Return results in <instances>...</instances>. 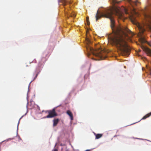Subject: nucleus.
Segmentation results:
<instances>
[{
	"label": "nucleus",
	"mask_w": 151,
	"mask_h": 151,
	"mask_svg": "<svg viewBox=\"0 0 151 151\" xmlns=\"http://www.w3.org/2000/svg\"><path fill=\"white\" fill-rule=\"evenodd\" d=\"M113 10L109 8L100 14L98 10L96 15L97 21L102 17L109 19L111 21V27L114 33V35L109 38V41L111 44L115 45L117 49L125 54L129 53L130 50L128 48L127 42L125 40V37L129 39L134 35V33L127 27L119 26L115 27V21L113 15Z\"/></svg>",
	"instance_id": "f257e3e1"
},
{
	"label": "nucleus",
	"mask_w": 151,
	"mask_h": 151,
	"mask_svg": "<svg viewBox=\"0 0 151 151\" xmlns=\"http://www.w3.org/2000/svg\"><path fill=\"white\" fill-rule=\"evenodd\" d=\"M86 41L87 44L90 43V41L88 38H86ZM86 49L88 51L92 53H93V55H95L96 56L100 58L101 59H102L104 57V55L103 53L104 52V51L102 49L99 50L98 51H97L96 53L93 52V48L91 47L88 45H87L86 47Z\"/></svg>",
	"instance_id": "f03ea898"
},
{
	"label": "nucleus",
	"mask_w": 151,
	"mask_h": 151,
	"mask_svg": "<svg viewBox=\"0 0 151 151\" xmlns=\"http://www.w3.org/2000/svg\"><path fill=\"white\" fill-rule=\"evenodd\" d=\"M47 112L48 114L45 117L46 118H51L57 116V114L55 112V109L51 110L48 111Z\"/></svg>",
	"instance_id": "7ed1b4c3"
},
{
	"label": "nucleus",
	"mask_w": 151,
	"mask_h": 151,
	"mask_svg": "<svg viewBox=\"0 0 151 151\" xmlns=\"http://www.w3.org/2000/svg\"><path fill=\"white\" fill-rule=\"evenodd\" d=\"M116 15L118 16L119 19H122L124 21V17L123 15V14L119 10L116 11Z\"/></svg>",
	"instance_id": "20e7f679"
},
{
	"label": "nucleus",
	"mask_w": 151,
	"mask_h": 151,
	"mask_svg": "<svg viewBox=\"0 0 151 151\" xmlns=\"http://www.w3.org/2000/svg\"><path fill=\"white\" fill-rule=\"evenodd\" d=\"M143 50L148 55L151 56V50L143 46L142 47Z\"/></svg>",
	"instance_id": "39448f33"
},
{
	"label": "nucleus",
	"mask_w": 151,
	"mask_h": 151,
	"mask_svg": "<svg viewBox=\"0 0 151 151\" xmlns=\"http://www.w3.org/2000/svg\"><path fill=\"white\" fill-rule=\"evenodd\" d=\"M71 1H69L68 2L66 1L65 0H60L59 1V5H63V6H65L67 4H71Z\"/></svg>",
	"instance_id": "423d86ee"
},
{
	"label": "nucleus",
	"mask_w": 151,
	"mask_h": 151,
	"mask_svg": "<svg viewBox=\"0 0 151 151\" xmlns=\"http://www.w3.org/2000/svg\"><path fill=\"white\" fill-rule=\"evenodd\" d=\"M59 120L58 119H54L53 120V127H55L57 126V124L59 122Z\"/></svg>",
	"instance_id": "0eeeda50"
},
{
	"label": "nucleus",
	"mask_w": 151,
	"mask_h": 151,
	"mask_svg": "<svg viewBox=\"0 0 151 151\" xmlns=\"http://www.w3.org/2000/svg\"><path fill=\"white\" fill-rule=\"evenodd\" d=\"M40 72V69L38 68L36 69L35 71V76L34 78V80H35L37 78V76Z\"/></svg>",
	"instance_id": "6e6552de"
},
{
	"label": "nucleus",
	"mask_w": 151,
	"mask_h": 151,
	"mask_svg": "<svg viewBox=\"0 0 151 151\" xmlns=\"http://www.w3.org/2000/svg\"><path fill=\"white\" fill-rule=\"evenodd\" d=\"M67 114L70 116L71 120H73V116L72 112L69 110H68L66 112Z\"/></svg>",
	"instance_id": "1a4fd4ad"
},
{
	"label": "nucleus",
	"mask_w": 151,
	"mask_h": 151,
	"mask_svg": "<svg viewBox=\"0 0 151 151\" xmlns=\"http://www.w3.org/2000/svg\"><path fill=\"white\" fill-rule=\"evenodd\" d=\"M128 2L132 5L133 4L135 5H137L138 3H139L137 0H136L134 1H132V0H127Z\"/></svg>",
	"instance_id": "9d476101"
},
{
	"label": "nucleus",
	"mask_w": 151,
	"mask_h": 151,
	"mask_svg": "<svg viewBox=\"0 0 151 151\" xmlns=\"http://www.w3.org/2000/svg\"><path fill=\"white\" fill-rule=\"evenodd\" d=\"M139 41L142 43H144L146 42V40L144 38L142 37L139 38Z\"/></svg>",
	"instance_id": "9b49d317"
},
{
	"label": "nucleus",
	"mask_w": 151,
	"mask_h": 151,
	"mask_svg": "<svg viewBox=\"0 0 151 151\" xmlns=\"http://www.w3.org/2000/svg\"><path fill=\"white\" fill-rule=\"evenodd\" d=\"M151 115V112L145 115L142 119H145L149 117Z\"/></svg>",
	"instance_id": "f8f14e48"
},
{
	"label": "nucleus",
	"mask_w": 151,
	"mask_h": 151,
	"mask_svg": "<svg viewBox=\"0 0 151 151\" xmlns=\"http://www.w3.org/2000/svg\"><path fill=\"white\" fill-rule=\"evenodd\" d=\"M102 136V134H97L96 135V139H98L101 138Z\"/></svg>",
	"instance_id": "ddd939ff"
},
{
	"label": "nucleus",
	"mask_w": 151,
	"mask_h": 151,
	"mask_svg": "<svg viewBox=\"0 0 151 151\" xmlns=\"http://www.w3.org/2000/svg\"><path fill=\"white\" fill-rule=\"evenodd\" d=\"M70 16L72 17H75L76 16V14L75 13L73 12L70 14Z\"/></svg>",
	"instance_id": "4468645a"
},
{
	"label": "nucleus",
	"mask_w": 151,
	"mask_h": 151,
	"mask_svg": "<svg viewBox=\"0 0 151 151\" xmlns=\"http://www.w3.org/2000/svg\"><path fill=\"white\" fill-rule=\"evenodd\" d=\"M86 21L87 25H89L90 24V22L89 20V17H86Z\"/></svg>",
	"instance_id": "2eb2a0df"
},
{
	"label": "nucleus",
	"mask_w": 151,
	"mask_h": 151,
	"mask_svg": "<svg viewBox=\"0 0 151 151\" xmlns=\"http://www.w3.org/2000/svg\"><path fill=\"white\" fill-rule=\"evenodd\" d=\"M147 68L149 71L150 75L151 76V67H147Z\"/></svg>",
	"instance_id": "dca6fc26"
},
{
	"label": "nucleus",
	"mask_w": 151,
	"mask_h": 151,
	"mask_svg": "<svg viewBox=\"0 0 151 151\" xmlns=\"http://www.w3.org/2000/svg\"><path fill=\"white\" fill-rule=\"evenodd\" d=\"M112 1L113 3L115 4L116 3H119V2H118L116 0H112Z\"/></svg>",
	"instance_id": "f3484780"
},
{
	"label": "nucleus",
	"mask_w": 151,
	"mask_h": 151,
	"mask_svg": "<svg viewBox=\"0 0 151 151\" xmlns=\"http://www.w3.org/2000/svg\"><path fill=\"white\" fill-rule=\"evenodd\" d=\"M52 151H58L57 149H55L54 150H52Z\"/></svg>",
	"instance_id": "a211bd4d"
},
{
	"label": "nucleus",
	"mask_w": 151,
	"mask_h": 151,
	"mask_svg": "<svg viewBox=\"0 0 151 151\" xmlns=\"http://www.w3.org/2000/svg\"><path fill=\"white\" fill-rule=\"evenodd\" d=\"M144 31H145V30L144 29H142V32L143 33L144 32Z\"/></svg>",
	"instance_id": "6ab92c4d"
},
{
	"label": "nucleus",
	"mask_w": 151,
	"mask_h": 151,
	"mask_svg": "<svg viewBox=\"0 0 151 151\" xmlns=\"http://www.w3.org/2000/svg\"><path fill=\"white\" fill-rule=\"evenodd\" d=\"M149 45L151 47V42L150 43Z\"/></svg>",
	"instance_id": "aec40b11"
},
{
	"label": "nucleus",
	"mask_w": 151,
	"mask_h": 151,
	"mask_svg": "<svg viewBox=\"0 0 151 151\" xmlns=\"http://www.w3.org/2000/svg\"><path fill=\"white\" fill-rule=\"evenodd\" d=\"M85 151H91V150H86Z\"/></svg>",
	"instance_id": "412c9836"
},
{
	"label": "nucleus",
	"mask_w": 151,
	"mask_h": 151,
	"mask_svg": "<svg viewBox=\"0 0 151 151\" xmlns=\"http://www.w3.org/2000/svg\"><path fill=\"white\" fill-rule=\"evenodd\" d=\"M150 18H151V17L150 15H148V16Z\"/></svg>",
	"instance_id": "4be33fe9"
},
{
	"label": "nucleus",
	"mask_w": 151,
	"mask_h": 151,
	"mask_svg": "<svg viewBox=\"0 0 151 151\" xmlns=\"http://www.w3.org/2000/svg\"><path fill=\"white\" fill-rule=\"evenodd\" d=\"M145 17H147V15H145Z\"/></svg>",
	"instance_id": "5701e85b"
}]
</instances>
